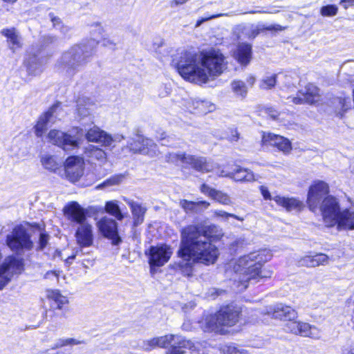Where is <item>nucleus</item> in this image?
<instances>
[{
  "label": "nucleus",
  "instance_id": "obj_27",
  "mask_svg": "<svg viewBox=\"0 0 354 354\" xmlns=\"http://www.w3.org/2000/svg\"><path fill=\"white\" fill-rule=\"evenodd\" d=\"M200 190L203 194L222 205H230L232 204L231 198L227 193L212 188L205 183L201 186Z\"/></svg>",
  "mask_w": 354,
  "mask_h": 354
},
{
  "label": "nucleus",
  "instance_id": "obj_36",
  "mask_svg": "<svg viewBox=\"0 0 354 354\" xmlns=\"http://www.w3.org/2000/svg\"><path fill=\"white\" fill-rule=\"evenodd\" d=\"M236 29L241 32L244 37L248 39L255 38L260 32L259 28L253 24L248 26H239Z\"/></svg>",
  "mask_w": 354,
  "mask_h": 354
},
{
  "label": "nucleus",
  "instance_id": "obj_49",
  "mask_svg": "<svg viewBox=\"0 0 354 354\" xmlns=\"http://www.w3.org/2000/svg\"><path fill=\"white\" fill-rule=\"evenodd\" d=\"M48 236L44 233H41L39 240V248L43 250L47 245Z\"/></svg>",
  "mask_w": 354,
  "mask_h": 354
},
{
  "label": "nucleus",
  "instance_id": "obj_37",
  "mask_svg": "<svg viewBox=\"0 0 354 354\" xmlns=\"http://www.w3.org/2000/svg\"><path fill=\"white\" fill-rule=\"evenodd\" d=\"M44 62L37 57L32 58V60L28 63V71L33 75H39L43 71Z\"/></svg>",
  "mask_w": 354,
  "mask_h": 354
},
{
  "label": "nucleus",
  "instance_id": "obj_50",
  "mask_svg": "<svg viewBox=\"0 0 354 354\" xmlns=\"http://www.w3.org/2000/svg\"><path fill=\"white\" fill-rule=\"evenodd\" d=\"M68 346L66 342V338H61L57 340V342L52 346V349H56Z\"/></svg>",
  "mask_w": 354,
  "mask_h": 354
},
{
  "label": "nucleus",
  "instance_id": "obj_35",
  "mask_svg": "<svg viewBox=\"0 0 354 354\" xmlns=\"http://www.w3.org/2000/svg\"><path fill=\"white\" fill-rule=\"evenodd\" d=\"M180 205L187 213H188L197 212L198 207L200 206L207 208L209 205V203L205 201L193 202L187 200H181L180 201Z\"/></svg>",
  "mask_w": 354,
  "mask_h": 354
},
{
  "label": "nucleus",
  "instance_id": "obj_53",
  "mask_svg": "<svg viewBox=\"0 0 354 354\" xmlns=\"http://www.w3.org/2000/svg\"><path fill=\"white\" fill-rule=\"evenodd\" d=\"M231 142H236L239 140V133L236 129H232V133L226 138Z\"/></svg>",
  "mask_w": 354,
  "mask_h": 354
},
{
  "label": "nucleus",
  "instance_id": "obj_2",
  "mask_svg": "<svg viewBox=\"0 0 354 354\" xmlns=\"http://www.w3.org/2000/svg\"><path fill=\"white\" fill-rule=\"evenodd\" d=\"M172 62L183 79L200 85L221 75L227 67L225 57L214 48L198 52L183 50Z\"/></svg>",
  "mask_w": 354,
  "mask_h": 354
},
{
  "label": "nucleus",
  "instance_id": "obj_16",
  "mask_svg": "<svg viewBox=\"0 0 354 354\" xmlns=\"http://www.w3.org/2000/svg\"><path fill=\"white\" fill-rule=\"evenodd\" d=\"M206 342H193L184 337L178 338L166 351V354H184L183 349H189L192 354H205L201 348H205Z\"/></svg>",
  "mask_w": 354,
  "mask_h": 354
},
{
  "label": "nucleus",
  "instance_id": "obj_29",
  "mask_svg": "<svg viewBox=\"0 0 354 354\" xmlns=\"http://www.w3.org/2000/svg\"><path fill=\"white\" fill-rule=\"evenodd\" d=\"M252 55V46L247 43L239 44L234 53V58L243 66H247L250 62Z\"/></svg>",
  "mask_w": 354,
  "mask_h": 354
},
{
  "label": "nucleus",
  "instance_id": "obj_64",
  "mask_svg": "<svg viewBox=\"0 0 354 354\" xmlns=\"http://www.w3.org/2000/svg\"><path fill=\"white\" fill-rule=\"evenodd\" d=\"M346 354H354V346L351 348Z\"/></svg>",
  "mask_w": 354,
  "mask_h": 354
},
{
  "label": "nucleus",
  "instance_id": "obj_4",
  "mask_svg": "<svg viewBox=\"0 0 354 354\" xmlns=\"http://www.w3.org/2000/svg\"><path fill=\"white\" fill-rule=\"evenodd\" d=\"M241 310L238 307L227 306L221 308L216 314L209 315L201 322L204 332L225 334L229 328L236 325L240 319Z\"/></svg>",
  "mask_w": 354,
  "mask_h": 354
},
{
  "label": "nucleus",
  "instance_id": "obj_39",
  "mask_svg": "<svg viewBox=\"0 0 354 354\" xmlns=\"http://www.w3.org/2000/svg\"><path fill=\"white\" fill-rule=\"evenodd\" d=\"M105 210L109 214L115 216L118 220H122L123 215L118 205L115 201H109L106 203Z\"/></svg>",
  "mask_w": 354,
  "mask_h": 354
},
{
  "label": "nucleus",
  "instance_id": "obj_13",
  "mask_svg": "<svg viewBox=\"0 0 354 354\" xmlns=\"http://www.w3.org/2000/svg\"><path fill=\"white\" fill-rule=\"evenodd\" d=\"M172 254L171 248L167 244L151 246L148 252H146L151 268L164 266L169 261Z\"/></svg>",
  "mask_w": 354,
  "mask_h": 354
},
{
  "label": "nucleus",
  "instance_id": "obj_25",
  "mask_svg": "<svg viewBox=\"0 0 354 354\" xmlns=\"http://www.w3.org/2000/svg\"><path fill=\"white\" fill-rule=\"evenodd\" d=\"M77 243L81 247H89L93 244L92 226L87 222L80 225L75 232Z\"/></svg>",
  "mask_w": 354,
  "mask_h": 354
},
{
  "label": "nucleus",
  "instance_id": "obj_6",
  "mask_svg": "<svg viewBox=\"0 0 354 354\" xmlns=\"http://www.w3.org/2000/svg\"><path fill=\"white\" fill-rule=\"evenodd\" d=\"M83 131L81 128H73L68 133H64L59 130H50L48 134V142L57 145L64 151H68L79 147Z\"/></svg>",
  "mask_w": 354,
  "mask_h": 354
},
{
  "label": "nucleus",
  "instance_id": "obj_60",
  "mask_svg": "<svg viewBox=\"0 0 354 354\" xmlns=\"http://www.w3.org/2000/svg\"><path fill=\"white\" fill-rule=\"evenodd\" d=\"M274 12L268 11V10H251L249 11L248 13L250 14H256V13H273Z\"/></svg>",
  "mask_w": 354,
  "mask_h": 354
},
{
  "label": "nucleus",
  "instance_id": "obj_17",
  "mask_svg": "<svg viewBox=\"0 0 354 354\" xmlns=\"http://www.w3.org/2000/svg\"><path fill=\"white\" fill-rule=\"evenodd\" d=\"M261 314L286 322L288 320H293L297 318V312L290 306L283 304L267 306L263 310Z\"/></svg>",
  "mask_w": 354,
  "mask_h": 354
},
{
  "label": "nucleus",
  "instance_id": "obj_26",
  "mask_svg": "<svg viewBox=\"0 0 354 354\" xmlns=\"http://www.w3.org/2000/svg\"><path fill=\"white\" fill-rule=\"evenodd\" d=\"M183 336L178 335H166L152 338L144 342V346L146 350H150L157 346L165 348L169 344H173L176 341H178V338Z\"/></svg>",
  "mask_w": 354,
  "mask_h": 354
},
{
  "label": "nucleus",
  "instance_id": "obj_42",
  "mask_svg": "<svg viewBox=\"0 0 354 354\" xmlns=\"http://www.w3.org/2000/svg\"><path fill=\"white\" fill-rule=\"evenodd\" d=\"M122 179L123 176L122 175L111 176L109 179H106L105 181H104L102 183L98 185L96 188L102 189L104 187L118 185L122 182Z\"/></svg>",
  "mask_w": 354,
  "mask_h": 354
},
{
  "label": "nucleus",
  "instance_id": "obj_14",
  "mask_svg": "<svg viewBox=\"0 0 354 354\" xmlns=\"http://www.w3.org/2000/svg\"><path fill=\"white\" fill-rule=\"evenodd\" d=\"M329 187L324 181H315L309 188L307 203L310 209L315 212L324 198L328 196Z\"/></svg>",
  "mask_w": 354,
  "mask_h": 354
},
{
  "label": "nucleus",
  "instance_id": "obj_11",
  "mask_svg": "<svg viewBox=\"0 0 354 354\" xmlns=\"http://www.w3.org/2000/svg\"><path fill=\"white\" fill-rule=\"evenodd\" d=\"M128 148L134 153L147 155L149 157H155L158 154L157 145L151 139L146 138L137 133L128 142Z\"/></svg>",
  "mask_w": 354,
  "mask_h": 354
},
{
  "label": "nucleus",
  "instance_id": "obj_56",
  "mask_svg": "<svg viewBox=\"0 0 354 354\" xmlns=\"http://www.w3.org/2000/svg\"><path fill=\"white\" fill-rule=\"evenodd\" d=\"M266 113L272 119L275 120L278 115L277 111L275 110H273L272 109H266Z\"/></svg>",
  "mask_w": 354,
  "mask_h": 354
},
{
  "label": "nucleus",
  "instance_id": "obj_7",
  "mask_svg": "<svg viewBox=\"0 0 354 354\" xmlns=\"http://www.w3.org/2000/svg\"><path fill=\"white\" fill-rule=\"evenodd\" d=\"M6 243L13 252L19 255L31 250L34 246V243L30 239V235L26 227L22 225L15 227L12 232L7 234Z\"/></svg>",
  "mask_w": 354,
  "mask_h": 354
},
{
  "label": "nucleus",
  "instance_id": "obj_31",
  "mask_svg": "<svg viewBox=\"0 0 354 354\" xmlns=\"http://www.w3.org/2000/svg\"><path fill=\"white\" fill-rule=\"evenodd\" d=\"M123 200L128 204L131 208L133 215L134 225L141 224L144 221V216L146 212V208L141 204L136 203L131 199L124 198Z\"/></svg>",
  "mask_w": 354,
  "mask_h": 354
},
{
  "label": "nucleus",
  "instance_id": "obj_55",
  "mask_svg": "<svg viewBox=\"0 0 354 354\" xmlns=\"http://www.w3.org/2000/svg\"><path fill=\"white\" fill-rule=\"evenodd\" d=\"M285 28H286L285 27H282L281 26H280L279 24L271 25V26L264 28V29L268 30H285Z\"/></svg>",
  "mask_w": 354,
  "mask_h": 354
},
{
  "label": "nucleus",
  "instance_id": "obj_34",
  "mask_svg": "<svg viewBox=\"0 0 354 354\" xmlns=\"http://www.w3.org/2000/svg\"><path fill=\"white\" fill-rule=\"evenodd\" d=\"M232 178L236 181L252 182L257 180L254 174L250 170L237 166L232 171Z\"/></svg>",
  "mask_w": 354,
  "mask_h": 354
},
{
  "label": "nucleus",
  "instance_id": "obj_51",
  "mask_svg": "<svg viewBox=\"0 0 354 354\" xmlns=\"http://www.w3.org/2000/svg\"><path fill=\"white\" fill-rule=\"evenodd\" d=\"M80 253L82 254V249L77 250L75 251V252H73L71 255L67 257L64 259V261H66V263L67 264L70 265V264L72 263V261L75 259V257L78 256L80 254Z\"/></svg>",
  "mask_w": 354,
  "mask_h": 354
},
{
  "label": "nucleus",
  "instance_id": "obj_22",
  "mask_svg": "<svg viewBox=\"0 0 354 354\" xmlns=\"http://www.w3.org/2000/svg\"><path fill=\"white\" fill-rule=\"evenodd\" d=\"M85 137L88 142H96L103 147H114L112 136L95 125L87 130Z\"/></svg>",
  "mask_w": 354,
  "mask_h": 354
},
{
  "label": "nucleus",
  "instance_id": "obj_10",
  "mask_svg": "<svg viewBox=\"0 0 354 354\" xmlns=\"http://www.w3.org/2000/svg\"><path fill=\"white\" fill-rule=\"evenodd\" d=\"M318 208L326 226L329 227L335 226L336 219L341 211L337 198L333 196H328L319 205Z\"/></svg>",
  "mask_w": 354,
  "mask_h": 354
},
{
  "label": "nucleus",
  "instance_id": "obj_28",
  "mask_svg": "<svg viewBox=\"0 0 354 354\" xmlns=\"http://www.w3.org/2000/svg\"><path fill=\"white\" fill-rule=\"evenodd\" d=\"M336 220L335 226L338 230H354V211L349 209H341Z\"/></svg>",
  "mask_w": 354,
  "mask_h": 354
},
{
  "label": "nucleus",
  "instance_id": "obj_15",
  "mask_svg": "<svg viewBox=\"0 0 354 354\" xmlns=\"http://www.w3.org/2000/svg\"><path fill=\"white\" fill-rule=\"evenodd\" d=\"M295 319L288 320L285 326L286 330L295 335H299L303 337H309L315 339L321 337L320 330L308 323L297 322Z\"/></svg>",
  "mask_w": 354,
  "mask_h": 354
},
{
  "label": "nucleus",
  "instance_id": "obj_41",
  "mask_svg": "<svg viewBox=\"0 0 354 354\" xmlns=\"http://www.w3.org/2000/svg\"><path fill=\"white\" fill-rule=\"evenodd\" d=\"M42 165L45 169L55 171L59 168V163L53 156L46 155L41 158Z\"/></svg>",
  "mask_w": 354,
  "mask_h": 354
},
{
  "label": "nucleus",
  "instance_id": "obj_23",
  "mask_svg": "<svg viewBox=\"0 0 354 354\" xmlns=\"http://www.w3.org/2000/svg\"><path fill=\"white\" fill-rule=\"evenodd\" d=\"M64 213L66 218L71 223L79 225L86 223V210L75 201H72L66 205L64 208Z\"/></svg>",
  "mask_w": 354,
  "mask_h": 354
},
{
  "label": "nucleus",
  "instance_id": "obj_3",
  "mask_svg": "<svg viewBox=\"0 0 354 354\" xmlns=\"http://www.w3.org/2000/svg\"><path fill=\"white\" fill-rule=\"evenodd\" d=\"M271 257L272 254L269 250H261L243 255L236 260L233 265V270L236 274V290L241 292L245 290L249 281L252 280L270 278L272 272L262 267Z\"/></svg>",
  "mask_w": 354,
  "mask_h": 354
},
{
  "label": "nucleus",
  "instance_id": "obj_19",
  "mask_svg": "<svg viewBox=\"0 0 354 354\" xmlns=\"http://www.w3.org/2000/svg\"><path fill=\"white\" fill-rule=\"evenodd\" d=\"M84 160L79 156H70L65 162V174L66 178L72 183L78 181L84 171Z\"/></svg>",
  "mask_w": 354,
  "mask_h": 354
},
{
  "label": "nucleus",
  "instance_id": "obj_40",
  "mask_svg": "<svg viewBox=\"0 0 354 354\" xmlns=\"http://www.w3.org/2000/svg\"><path fill=\"white\" fill-rule=\"evenodd\" d=\"M48 297L55 303L59 309H61L62 306L68 302L67 298L62 295L57 290L50 291L48 294Z\"/></svg>",
  "mask_w": 354,
  "mask_h": 354
},
{
  "label": "nucleus",
  "instance_id": "obj_24",
  "mask_svg": "<svg viewBox=\"0 0 354 354\" xmlns=\"http://www.w3.org/2000/svg\"><path fill=\"white\" fill-rule=\"evenodd\" d=\"M97 226L105 237L112 239L113 244L119 243L117 223L113 219L103 218L98 222Z\"/></svg>",
  "mask_w": 354,
  "mask_h": 354
},
{
  "label": "nucleus",
  "instance_id": "obj_9",
  "mask_svg": "<svg viewBox=\"0 0 354 354\" xmlns=\"http://www.w3.org/2000/svg\"><path fill=\"white\" fill-rule=\"evenodd\" d=\"M24 264L21 259L13 255L5 258L0 265V290H3L12 280L15 274L21 273Z\"/></svg>",
  "mask_w": 354,
  "mask_h": 354
},
{
  "label": "nucleus",
  "instance_id": "obj_8",
  "mask_svg": "<svg viewBox=\"0 0 354 354\" xmlns=\"http://www.w3.org/2000/svg\"><path fill=\"white\" fill-rule=\"evenodd\" d=\"M169 162L178 164L181 162L192 166V168L198 171L209 172L214 169L212 162L208 161L205 157H198L185 153H169L166 157Z\"/></svg>",
  "mask_w": 354,
  "mask_h": 354
},
{
  "label": "nucleus",
  "instance_id": "obj_44",
  "mask_svg": "<svg viewBox=\"0 0 354 354\" xmlns=\"http://www.w3.org/2000/svg\"><path fill=\"white\" fill-rule=\"evenodd\" d=\"M338 8L335 5H328L321 8L320 13L324 17H333L337 15Z\"/></svg>",
  "mask_w": 354,
  "mask_h": 354
},
{
  "label": "nucleus",
  "instance_id": "obj_46",
  "mask_svg": "<svg viewBox=\"0 0 354 354\" xmlns=\"http://www.w3.org/2000/svg\"><path fill=\"white\" fill-rule=\"evenodd\" d=\"M214 214L215 216H216L218 218H222L224 220H227L228 218L232 217V218H234L241 221H243V218L236 216L234 214L228 213L223 210H216L214 212Z\"/></svg>",
  "mask_w": 354,
  "mask_h": 354
},
{
  "label": "nucleus",
  "instance_id": "obj_54",
  "mask_svg": "<svg viewBox=\"0 0 354 354\" xmlns=\"http://www.w3.org/2000/svg\"><path fill=\"white\" fill-rule=\"evenodd\" d=\"M66 342L68 346H74L85 343L84 341H80L75 338H66Z\"/></svg>",
  "mask_w": 354,
  "mask_h": 354
},
{
  "label": "nucleus",
  "instance_id": "obj_38",
  "mask_svg": "<svg viewBox=\"0 0 354 354\" xmlns=\"http://www.w3.org/2000/svg\"><path fill=\"white\" fill-rule=\"evenodd\" d=\"M277 75L268 74L265 75L259 82V87L261 89H272L276 84Z\"/></svg>",
  "mask_w": 354,
  "mask_h": 354
},
{
  "label": "nucleus",
  "instance_id": "obj_21",
  "mask_svg": "<svg viewBox=\"0 0 354 354\" xmlns=\"http://www.w3.org/2000/svg\"><path fill=\"white\" fill-rule=\"evenodd\" d=\"M262 142L264 145L277 147L279 151L285 154L290 153L292 150L291 142L288 138L272 133H264Z\"/></svg>",
  "mask_w": 354,
  "mask_h": 354
},
{
  "label": "nucleus",
  "instance_id": "obj_32",
  "mask_svg": "<svg viewBox=\"0 0 354 354\" xmlns=\"http://www.w3.org/2000/svg\"><path fill=\"white\" fill-rule=\"evenodd\" d=\"M1 34L7 37L10 48L13 52L21 47V37L15 28L3 29Z\"/></svg>",
  "mask_w": 354,
  "mask_h": 354
},
{
  "label": "nucleus",
  "instance_id": "obj_5",
  "mask_svg": "<svg viewBox=\"0 0 354 354\" xmlns=\"http://www.w3.org/2000/svg\"><path fill=\"white\" fill-rule=\"evenodd\" d=\"M91 56L86 45H75L62 54L56 67L59 73L72 77L91 61Z\"/></svg>",
  "mask_w": 354,
  "mask_h": 354
},
{
  "label": "nucleus",
  "instance_id": "obj_57",
  "mask_svg": "<svg viewBox=\"0 0 354 354\" xmlns=\"http://www.w3.org/2000/svg\"><path fill=\"white\" fill-rule=\"evenodd\" d=\"M255 82L256 78L254 75H249L246 79L247 84L250 86H253Z\"/></svg>",
  "mask_w": 354,
  "mask_h": 354
},
{
  "label": "nucleus",
  "instance_id": "obj_12",
  "mask_svg": "<svg viewBox=\"0 0 354 354\" xmlns=\"http://www.w3.org/2000/svg\"><path fill=\"white\" fill-rule=\"evenodd\" d=\"M62 113L61 103L57 102L43 113L34 127L36 136L41 138L46 131L49 124H54L57 119L60 120Z\"/></svg>",
  "mask_w": 354,
  "mask_h": 354
},
{
  "label": "nucleus",
  "instance_id": "obj_20",
  "mask_svg": "<svg viewBox=\"0 0 354 354\" xmlns=\"http://www.w3.org/2000/svg\"><path fill=\"white\" fill-rule=\"evenodd\" d=\"M260 191L265 200L273 199L279 205L286 208L287 211L299 209L302 206V203L294 198L277 196L272 198L268 189L263 185L260 187Z\"/></svg>",
  "mask_w": 354,
  "mask_h": 354
},
{
  "label": "nucleus",
  "instance_id": "obj_43",
  "mask_svg": "<svg viewBox=\"0 0 354 354\" xmlns=\"http://www.w3.org/2000/svg\"><path fill=\"white\" fill-rule=\"evenodd\" d=\"M233 91L238 95H245L247 93V87L245 83L240 80H235L232 84Z\"/></svg>",
  "mask_w": 354,
  "mask_h": 354
},
{
  "label": "nucleus",
  "instance_id": "obj_47",
  "mask_svg": "<svg viewBox=\"0 0 354 354\" xmlns=\"http://www.w3.org/2000/svg\"><path fill=\"white\" fill-rule=\"evenodd\" d=\"M90 106H91L90 104L85 105V106L83 105L82 104V100H79L77 101V109L78 114L82 117L88 115L90 114V110H91Z\"/></svg>",
  "mask_w": 354,
  "mask_h": 354
},
{
  "label": "nucleus",
  "instance_id": "obj_62",
  "mask_svg": "<svg viewBox=\"0 0 354 354\" xmlns=\"http://www.w3.org/2000/svg\"><path fill=\"white\" fill-rule=\"evenodd\" d=\"M112 138L114 139V142H120L122 140L124 139V136L122 135H116Z\"/></svg>",
  "mask_w": 354,
  "mask_h": 354
},
{
  "label": "nucleus",
  "instance_id": "obj_63",
  "mask_svg": "<svg viewBox=\"0 0 354 354\" xmlns=\"http://www.w3.org/2000/svg\"><path fill=\"white\" fill-rule=\"evenodd\" d=\"M165 133H162L160 137H158L157 136V138L159 139L160 140L162 141V142L161 143L162 145H166L167 143L165 142Z\"/></svg>",
  "mask_w": 354,
  "mask_h": 354
},
{
  "label": "nucleus",
  "instance_id": "obj_61",
  "mask_svg": "<svg viewBox=\"0 0 354 354\" xmlns=\"http://www.w3.org/2000/svg\"><path fill=\"white\" fill-rule=\"evenodd\" d=\"M51 21L53 23L54 26H56V25H58L60 24V19L58 17H51Z\"/></svg>",
  "mask_w": 354,
  "mask_h": 354
},
{
  "label": "nucleus",
  "instance_id": "obj_33",
  "mask_svg": "<svg viewBox=\"0 0 354 354\" xmlns=\"http://www.w3.org/2000/svg\"><path fill=\"white\" fill-rule=\"evenodd\" d=\"M84 155L89 158L98 160L101 163L106 162V153L102 149L93 145H88L84 149Z\"/></svg>",
  "mask_w": 354,
  "mask_h": 354
},
{
  "label": "nucleus",
  "instance_id": "obj_1",
  "mask_svg": "<svg viewBox=\"0 0 354 354\" xmlns=\"http://www.w3.org/2000/svg\"><path fill=\"white\" fill-rule=\"evenodd\" d=\"M216 226L201 224L184 227L180 233V243L176 263L178 269L185 275L191 276L195 263L205 265L214 264L218 256V248L211 241Z\"/></svg>",
  "mask_w": 354,
  "mask_h": 354
},
{
  "label": "nucleus",
  "instance_id": "obj_58",
  "mask_svg": "<svg viewBox=\"0 0 354 354\" xmlns=\"http://www.w3.org/2000/svg\"><path fill=\"white\" fill-rule=\"evenodd\" d=\"M219 176H221V177H227V178H232V171L231 172H226L224 170H221L220 174H219Z\"/></svg>",
  "mask_w": 354,
  "mask_h": 354
},
{
  "label": "nucleus",
  "instance_id": "obj_45",
  "mask_svg": "<svg viewBox=\"0 0 354 354\" xmlns=\"http://www.w3.org/2000/svg\"><path fill=\"white\" fill-rule=\"evenodd\" d=\"M223 352L224 354H250L247 350L234 346H225L223 348Z\"/></svg>",
  "mask_w": 354,
  "mask_h": 354
},
{
  "label": "nucleus",
  "instance_id": "obj_30",
  "mask_svg": "<svg viewBox=\"0 0 354 354\" xmlns=\"http://www.w3.org/2000/svg\"><path fill=\"white\" fill-rule=\"evenodd\" d=\"M328 263V257L322 253L316 254L315 255H306L301 258L298 263L300 266L305 267H316L320 265H326Z\"/></svg>",
  "mask_w": 354,
  "mask_h": 354
},
{
  "label": "nucleus",
  "instance_id": "obj_52",
  "mask_svg": "<svg viewBox=\"0 0 354 354\" xmlns=\"http://www.w3.org/2000/svg\"><path fill=\"white\" fill-rule=\"evenodd\" d=\"M339 4L344 8L354 7V0H341Z\"/></svg>",
  "mask_w": 354,
  "mask_h": 354
},
{
  "label": "nucleus",
  "instance_id": "obj_59",
  "mask_svg": "<svg viewBox=\"0 0 354 354\" xmlns=\"http://www.w3.org/2000/svg\"><path fill=\"white\" fill-rule=\"evenodd\" d=\"M102 44L104 46H110V47H113L115 45L113 41H111L109 39H104L103 40V44Z\"/></svg>",
  "mask_w": 354,
  "mask_h": 354
},
{
  "label": "nucleus",
  "instance_id": "obj_18",
  "mask_svg": "<svg viewBox=\"0 0 354 354\" xmlns=\"http://www.w3.org/2000/svg\"><path fill=\"white\" fill-rule=\"evenodd\" d=\"M320 96L318 88L312 84H307L304 89L299 91L295 96L287 97L288 103L292 102L295 104L304 103L315 104L319 101Z\"/></svg>",
  "mask_w": 354,
  "mask_h": 354
},
{
  "label": "nucleus",
  "instance_id": "obj_48",
  "mask_svg": "<svg viewBox=\"0 0 354 354\" xmlns=\"http://www.w3.org/2000/svg\"><path fill=\"white\" fill-rule=\"evenodd\" d=\"M222 16H228V14L220 13L216 15H208L198 20L196 24V27H199L203 22L207 21L209 19H215Z\"/></svg>",
  "mask_w": 354,
  "mask_h": 354
}]
</instances>
